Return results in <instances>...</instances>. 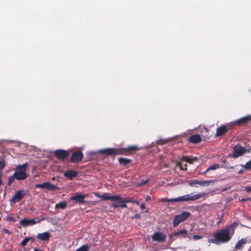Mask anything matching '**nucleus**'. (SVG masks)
<instances>
[{
  "instance_id": "f257e3e1",
  "label": "nucleus",
  "mask_w": 251,
  "mask_h": 251,
  "mask_svg": "<svg viewBox=\"0 0 251 251\" xmlns=\"http://www.w3.org/2000/svg\"><path fill=\"white\" fill-rule=\"evenodd\" d=\"M235 225L231 224L228 227L216 232L220 244L225 243L228 242L234 234Z\"/></svg>"
},
{
  "instance_id": "f03ea898",
  "label": "nucleus",
  "mask_w": 251,
  "mask_h": 251,
  "mask_svg": "<svg viewBox=\"0 0 251 251\" xmlns=\"http://www.w3.org/2000/svg\"><path fill=\"white\" fill-rule=\"evenodd\" d=\"M139 148L137 146H129L127 148L125 149H106L104 150H101L99 151L98 153H105L107 155H111L113 156H115V155L122 154L124 153L125 151H127L128 152L138 150Z\"/></svg>"
},
{
  "instance_id": "7ed1b4c3",
  "label": "nucleus",
  "mask_w": 251,
  "mask_h": 251,
  "mask_svg": "<svg viewBox=\"0 0 251 251\" xmlns=\"http://www.w3.org/2000/svg\"><path fill=\"white\" fill-rule=\"evenodd\" d=\"M205 194L206 193L204 192H201L198 194H195L194 192H193L191 194H187L175 198V202L194 201L204 197Z\"/></svg>"
},
{
  "instance_id": "20e7f679",
  "label": "nucleus",
  "mask_w": 251,
  "mask_h": 251,
  "mask_svg": "<svg viewBox=\"0 0 251 251\" xmlns=\"http://www.w3.org/2000/svg\"><path fill=\"white\" fill-rule=\"evenodd\" d=\"M28 166V163L26 162L23 164H19L16 167V171L14 173V176L18 180H23L26 179L27 175L25 172L26 168Z\"/></svg>"
},
{
  "instance_id": "39448f33",
  "label": "nucleus",
  "mask_w": 251,
  "mask_h": 251,
  "mask_svg": "<svg viewBox=\"0 0 251 251\" xmlns=\"http://www.w3.org/2000/svg\"><path fill=\"white\" fill-rule=\"evenodd\" d=\"M190 216V213L187 211L183 212L181 214L175 216L174 219L173 226L177 227L179 223L186 220Z\"/></svg>"
},
{
  "instance_id": "423d86ee",
  "label": "nucleus",
  "mask_w": 251,
  "mask_h": 251,
  "mask_svg": "<svg viewBox=\"0 0 251 251\" xmlns=\"http://www.w3.org/2000/svg\"><path fill=\"white\" fill-rule=\"evenodd\" d=\"M245 149L243 147L237 144L234 146L233 153L229 154V156L233 158H238L245 154Z\"/></svg>"
},
{
  "instance_id": "0eeeda50",
  "label": "nucleus",
  "mask_w": 251,
  "mask_h": 251,
  "mask_svg": "<svg viewBox=\"0 0 251 251\" xmlns=\"http://www.w3.org/2000/svg\"><path fill=\"white\" fill-rule=\"evenodd\" d=\"M35 188L46 189L50 191L59 189V188L58 186L55 185L54 184H51L49 182H45L41 184H37L35 185Z\"/></svg>"
},
{
  "instance_id": "6e6552de",
  "label": "nucleus",
  "mask_w": 251,
  "mask_h": 251,
  "mask_svg": "<svg viewBox=\"0 0 251 251\" xmlns=\"http://www.w3.org/2000/svg\"><path fill=\"white\" fill-rule=\"evenodd\" d=\"M166 235L161 231L155 232L152 235V240L153 241L163 242L166 240Z\"/></svg>"
},
{
  "instance_id": "1a4fd4ad",
  "label": "nucleus",
  "mask_w": 251,
  "mask_h": 251,
  "mask_svg": "<svg viewBox=\"0 0 251 251\" xmlns=\"http://www.w3.org/2000/svg\"><path fill=\"white\" fill-rule=\"evenodd\" d=\"M251 120V115H247L246 116H245L244 117H242L235 121L231 122L228 126L230 125L234 126V125H238V126H242L243 125L246 123H247L249 121Z\"/></svg>"
},
{
  "instance_id": "9d476101",
  "label": "nucleus",
  "mask_w": 251,
  "mask_h": 251,
  "mask_svg": "<svg viewBox=\"0 0 251 251\" xmlns=\"http://www.w3.org/2000/svg\"><path fill=\"white\" fill-rule=\"evenodd\" d=\"M25 195V192L23 190H19L15 193L13 198L10 200V203H15L21 200V199Z\"/></svg>"
},
{
  "instance_id": "9b49d317",
  "label": "nucleus",
  "mask_w": 251,
  "mask_h": 251,
  "mask_svg": "<svg viewBox=\"0 0 251 251\" xmlns=\"http://www.w3.org/2000/svg\"><path fill=\"white\" fill-rule=\"evenodd\" d=\"M99 198H100L102 200H109L112 201H116L118 200L121 199V197L120 195L110 196L109 194L105 193L101 195V196H99Z\"/></svg>"
},
{
  "instance_id": "f8f14e48",
  "label": "nucleus",
  "mask_w": 251,
  "mask_h": 251,
  "mask_svg": "<svg viewBox=\"0 0 251 251\" xmlns=\"http://www.w3.org/2000/svg\"><path fill=\"white\" fill-rule=\"evenodd\" d=\"M55 156L60 159H64L69 155V151L64 150H58L54 151Z\"/></svg>"
},
{
  "instance_id": "ddd939ff",
  "label": "nucleus",
  "mask_w": 251,
  "mask_h": 251,
  "mask_svg": "<svg viewBox=\"0 0 251 251\" xmlns=\"http://www.w3.org/2000/svg\"><path fill=\"white\" fill-rule=\"evenodd\" d=\"M87 196V195L75 194L70 199L74 201L75 202L79 203H84L85 201L84 199Z\"/></svg>"
},
{
  "instance_id": "4468645a",
  "label": "nucleus",
  "mask_w": 251,
  "mask_h": 251,
  "mask_svg": "<svg viewBox=\"0 0 251 251\" xmlns=\"http://www.w3.org/2000/svg\"><path fill=\"white\" fill-rule=\"evenodd\" d=\"M83 157V154L81 151H76L72 154L71 161L73 162H78L81 161Z\"/></svg>"
},
{
  "instance_id": "2eb2a0df",
  "label": "nucleus",
  "mask_w": 251,
  "mask_h": 251,
  "mask_svg": "<svg viewBox=\"0 0 251 251\" xmlns=\"http://www.w3.org/2000/svg\"><path fill=\"white\" fill-rule=\"evenodd\" d=\"M37 222L34 219H23L20 221V224L24 227H26L28 226L34 225Z\"/></svg>"
},
{
  "instance_id": "dca6fc26",
  "label": "nucleus",
  "mask_w": 251,
  "mask_h": 251,
  "mask_svg": "<svg viewBox=\"0 0 251 251\" xmlns=\"http://www.w3.org/2000/svg\"><path fill=\"white\" fill-rule=\"evenodd\" d=\"M212 182V181L209 180H203V181H199V180H191L189 182V184L191 186H193L195 184H198L201 186H204L205 185L208 186L210 183Z\"/></svg>"
},
{
  "instance_id": "f3484780",
  "label": "nucleus",
  "mask_w": 251,
  "mask_h": 251,
  "mask_svg": "<svg viewBox=\"0 0 251 251\" xmlns=\"http://www.w3.org/2000/svg\"><path fill=\"white\" fill-rule=\"evenodd\" d=\"M228 130L227 126L226 125H223L220 127L217 128L216 136L219 137L223 135Z\"/></svg>"
},
{
  "instance_id": "a211bd4d",
  "label": "nucleus",
  "mask_w": 251,
  "mask_h": 251,
  "mask_svg": "<svg viewBox=\"0 0 251 251\" xmlns=\"http://www.w3.org/2000/svg\"><path fill=\"white\" fill-rule=\"evenodd\" d=\"M175 234L176 236H179L181 238H185L188 237L191 240V237L188 236V231L185 229H181L176 232H175Z\"/></svg>"
},
{
  "instance_id": "6ab92c4d",
  "label": "nucleus",
  "mask_w": 251,
  "mask_h": 251,
  "mask_svg": "<svg viewBox=\"0 0 251 251\" xmlns=\"http://www.w3.org/2000/svg\"><path fill=\"white\" fill-rule=\"evenodd\" d=\"M50 237V234L49 232L46 231L41 233H38L37 238L41 241H46L49 240Z\"/></svg>"
},
{
  "instance_id": "aec40b11",
  "label": "nucleus",
  "mask_w": 251,
  "mask_h": 251,
  "mask_svg": "<svg viewBox=\"0 0 251 251\" xmlns=\"http://www.w3.org/2000/svg\"><path fill=\"white\" fill-rule=\"evenodd\" d=\"M189 141L192 143L196 144L201 142V138L200 135L194 134L189 137Z\"/></svg>"
},
{
  "instance_id": "412c9836",
  "label": "nucleus",
  "mask_w": 251,
  "mask_h": 251,
  "mask_svg": "<svg viewBox=\"0 0 251 251\" xmlns=\"http://www.w3.org/2000/svg\"><path fill=\"white\" fill-rule=\"evenodd\" d=\"M247 243L246 239H241L239 240L235 246V249L242 250L243 248L244 245Z\"/></svg>"
},
{
  "instance_id": "4be33fe9",
  "label": "nucleus",
  "mask_w": 251,
  "mask_h": 251,
  "mask_svg": "<svg viewBox=\"0 0 251 251\" xmlns=\"http://www.w3.org/2000/svg\"><path fill=\"white\" fill-rule=\"evenodd\" d=\"M77 175V172L73 170H69L64 174V176L69 179H72L73 177H76Z\"/></svg>"
},
{
  "instance_id": "5701e85b",
  "label": "nucleus",
  "mask_w": 251,
  "mask_h": 251,
  "mask_svg": "<svg viewBox=\"0 0 251 251\" xmlns=\"http://www.w3.org/2000/svg\"><path fill=\"white\" fill-rule=\"evenodd\" d=\"M197 158L195 157H191L189 156H183L182 158V161H184L185 162H188L190 164L193 163L194 162L197 160Z\"/></svg>"
},
{
  "instance_id": "b1692460",
  "label": "nucleus",
  "mask_w": 251,
  "mask_h": 251,
  "mask_svg": "<svg viewBox=\"0 0 251 251\" xmlns=\"http://www.w3.org/2000/svg\"><path fill=\"white\" fill-rule=\"evenodd\" d=\"M221 167V165H220L219 164H214L212 165H211V166H210L209 167H208L204 172H203L202 174H205L206 173V172H208V171H210V170H215Z\"/></svg>"
},
{
  "instance_id": "393cba45",
  "label": "nucleus",
  "mask_w": 251,
  "mask_h": 251,
  "mask_svg": "<svg viewBox=\"0 0 251 251\" xmlns=\"http://www.w3.org/2000/svg\"><path fill=\"white\" fill-rule=\"evenodd\" d=\"M214 238L213 239H208L207 242L209 243H214L216 245L220 244L216 232L214 234Z\"/></svg>"
},
{
  "instance_id": "a878e982",
  "label": "nucleus",
  "mask_w": 251,
  "mask_h": 251,
  "mask_svg": "<svg viewBox=\"0 0 251 251\" xmlns=\"http://www.w3.org/2000/svg\"><path fill=\"white\" fill-rule=\"evenodd\" d=\"M121 202H124V203H127V202H131V203H136V204L137 205H139L140 204V202L136 201V200H133L132 199H128V198H126V199H124V200L123 201H121Z\"/></svg>"
},
{
  "instance_id": "bb28decb",
  "label": "nucleus",
  "mask_w": 251,
  "mask_h": 251,
  "mask_svg": "<svg viewBox=\"0 0 251 251\" xmlns=\"http://www.w3.org/2000/svg\"><path fill=\"white\" fill-rule=\"evenodd\" d=\"M33 240L34 238L31 237H25L22 241L21 243V245L23 247L25 246L29 241H33Z\"/></svg>"
},
{
  "instance_id": "cd10ccee",
  "label": "nucleus",
  "mask_w": 251,
  "mask_h": 251,
  "mask_svg": "<svg viewBox=\"0 0 251 251\" xmlns=\"http://www.w3.org/2000/svg\"><path fill=\"white\" fill-rule=\"evenodd\" d=\"M119 161L120 164L126 165L130 162L131 160L129 159L120 158L119 159Z\"/></svg>"
},
{
  "instance_id": "c85d7f7f",
  "label": "nucleus",
  "mask_w": 251,
  "mask_h": 251,
  "mask_svg": "<svg viewBox=\"0 0 251 251\" xmlns=\"http://www.w3.org/2000/svg\"><path fill=\"white\" fill-rule=\"evenodd\" d=\"M90 249V247L87 244L83 245L80 248L77 249L75 251H88Z\"/></svg>"
},
{
  "instance_id": "c756f323",
  "label": "nucleus",
  "mask_w": 251,
  "mask_h": 251,
  "mask_svg": "<svg viewBox=\"0 0 251 251\" xmlns=\"http://www.w3.org/2000/svg\"><path fill=\"white\" fill-rule=\"evenodd\" d=\"M66 207V203L63 201L57 203L55 205L56 208H60L62 209H64Z\"/></svg>"
},
{
  "instance_id": "7c9ffc66",
  "label": "nucleus",
  "mask_w": 251,
  "mask_h": 251,
  "mask_svg": "<svg viewBox=\"0 0 251 251\" xmlns=\"http://www.w3.org/2000/svg\"><path fill=\"white\" fill-rule=\"evenodd\" d=\"M161 202H175V198L172 199H168L167 198H162L159 201Z\"/></svg>"
},
{
  "instance_id": "2f4dec72",
  "label": "nucleus",
  "mask_w": 251,
  "mask_h": 251,
  "mask_svg": "<svg viewBox=\"0 0 251 251\" xmlns=\"http://www.w3.org/2000/svg\"><path fill=\"white\" fill-rule=\"evenodd\" d=\"M15 179H16V177L14 176V174L9 176L8 178L7 185L10 186L14 182Z\"/></svg>"
},
{
  "instance_id": "473e14b6",
  "label": "nucleus",
  "mask_w": 251,
  "mask_h": 251,
  "mask_svg": "<svg viewBox=\"0 0 251 251\" xmlns=\"http://www.w3.org/2000/svg\"><path fill=\"white\" fill-rule=\"evenodd\" d=\"M243 167L246 170L251 169V159L248 161L244 165H243Z\"/></svg>"
},
{
  "instance_id": "72a5a7b5",
  "label": "nucleus",
  "mask_w": 251,
  "mask_h": 251,
  "mask_svg": "<svg viewBox=\"0 0 251 251\" xmlns=\"http://www.w3.org/2000/svg\"><path fill=\"white\" fill-rule=\"evenodd\" d=\"M124 200V199H122V198L121 197V199L120 200H118L117 201H118L119 203H120V207H121L122 208H126L127 207V205L126 204V203H123L122 202H121V201H123Z\"/></svg>"
},
{
  "instance_id": "f704fd0d",
  "label": "nucleus",
  "mask_w": 251,
  "mask_h": 251,
  "mask_svg": "<svg viewBox=\"0 0 251 251\" xmlns=\"http://www.w3.org/2000/svg\"><path fill=\"white\" fill-rule=\"evenodd\" d=\"M6 166L5 161L3 160H0V170L3 169Z\"/></svg>"
},
{
  "instance_id": "c9c22d12",
  "label": "nucleus",
  "mask_w": 251,
  "mask_h": 251,
  "mask_svg": "<svg viewBox=\"0 0 251 251\" xmlns=\"http://www.w3.org/2000/svg\"><path fill=\"white\" fill-rule=\"evenodd\" d=\"M149 181V179H147L146 180L142 181L137 184V186H143V185H145L146 183H147Z\"/></svg>"
},
{
  "instance_id": "e433bc0d",
  "label": "nucleus",
  "mask_w": 251,
  "mask_h": 251,
  "mask_svg": "<svg viewBox=\"0 0 251 251\" xmlns=\"http://www.w3.org/2000/svg\"><path fill=\"white\" fill-rule=\"evenodd\" d=\"M6 220L8 221L11 222H14L16 221V220L14 219V218L10 215L7 216V217H6Z\"/></svg>"
},
{
  "instance_id": "4c0bfd02",
  "label": "nucleus",
  "mask_w": 251,
  "mask_h": 251,
  "mask_svg": "<svg viewBox=\"0 0 251 251\" xmlns=\"http://www.w3.org/2000/svg\"><path fill=\"white\" fill-rule=\"evenodd\" d=\"M192 238L194 240L197 241L198 240L201 239L202 238V236L201 235H195L192 237Z\"/></svg>"
},
{
  "instance_id": "58836bf2",
  "label": "nucleus",
  "mask_w": 251,
  "mask_h": 251,
  "mask_svg": "<svg viewBox=\"0 0 251 251\" xmlns=\"http://www.w3.org/2000/svg\"><path fill=\"white\" fill-rule=\"evenodd\" d=\"M115 202L112 204V206L114 208L120 207V203L118 201H114Z\"/></svg>"
},
{
  "instance_id": "ea45409f",
  "label": "nucleus",
  "mask_w": 251,
  "mask_h": 251,
  "mask_svg": "<svg viewBox=\"0 0 251 251\" xmlns=\"http://www.w3.org/2000/svg\"><path fill=\"white\" fill-rule=\"evenodd\" d=\"M175 236H176V234H175V232L170 234L169 235V237L170 239V240L171 243H172L174 241V237Z\"/></svg>"
},
{
  "instance_id": "a19ab883",
  "label": "nucleus",
  "mask_w": 251,
  "mask_h": 251,
  "mask_svg": "<svg viewBox=\"0 0 251 251\" xmlns=\"http://www.w3.org/2000/svg\"><path fill=\"white\" fill-rule=\"evenodd\" d=\"M187 164H183L182 163H180V168L181 170H186L187 169Z\"/></svg>"
},
{
  "instance_id": "79ce46f5",
  "label": "nucleus",
  "mask_w": 251,
  "mask_h": 251,
  "mask_svg": "<svg viewBox=\"0 0 251 251\" xmlns=\"http://www.w3.org/2000/svg\"><path fill=\"white\" fill-rule=\"evenodd\" d=\"M151 200V198L150 196L147 195L145 197V201H149Z\"/></svg>"
},
{
  "instance_id": "37998d69",
  "label": "nucleus",
  "mask_w": 251,
  "mask_h": 251,
  "mask_svg": "<svg viewBox=\"0 0 251 251\" xmlns=\"http://www.w3.org/2000/svg\"><path fill=\"white\" fill-rule=\"evenodd\" d=\"M245 190L247 192H251V186L246 187Z\"/></svg>"
},
{
  "instance_id": "c03bdc74",
  "label": "nucleus",
  "mask_w": 251,
  "mask_h": 251,
  "mask_svg": "<svg viewBox=\"0 0 251 251\" xmlns=\"http://www.w3.org/2000/svg\"><path fill=\"white\" fill-rule=\"evenodd\" d=\"M133 218H137V219H140L141 218V216L140 214H136L135 215H134L133 217Z\"/></svg>"
},
{
  "instance_id": "a18cd8bd",
  "label": "nucleus",
  "mask_w": 251,
  "mask_h": 251,
  "mask_svg": "<svg viewBox=\"0 0 251 251\" xmlns=\"http://www.w3.org/2000/svg\"><path fill=\"white\" fill-rule=\"evenodd\" d=\"M3 230L4 231V232L5 233H7V234H10V231L8 230V229H7L4 228V229H3Z\"/></svg>"
},
{
  "instance_id": "49530a36",
  "label": "nucleus",
  "mask_w": 251,
  "mask_h": 251,
  "mask_svg": "<svg viewBox=\"0 0 251 251\" xmlns=\"http://www.w3.org/2000/svg\"><path fill=\"white\" fill-rule=\"evenodd\" d=\"M140 208L142 210L145 209L146 208L145 206L144 203H142L140 205Z\"/></svg>"
},
{
  "instance_id": "de8ad7c7",
  "label": "nucleus",
  "mask_w": 251,
  "mask_h": 251,
  "mask_svg": "<svg viewBox=\"0 0 251 251\" xmlns=\"http://www.w3.org/2000/svg\"><path fill=\"white\" fill-rule=\"evenodd\" d=\"M251 152V150L250 149H245V153H246V152Z\"/></svg>"
},
{
  "instance_id": "09e8293b",
  "label": "nucleus",
  "mask_w": 251,
  "mask_h": 251,
  "mask_svg": "<svg viewBox=\"0 0 251 251\" xmlns=\"http://www.w3.org/2000/svg\"><path fill=\"white\" fill-rule=\"evenodd\" d=\"M95 196H96V197H97L98 198H99V196H101V195H99V194H98V193H96V194H95Z\"/></svg>"
},
{
  "instance_id": "8fccbe9b",
  "label": "nucleus",
  "mask_w": 251,
  "mask_h": 251,
  "mask_svg": "<svg viewBox=\"0 0 251 251\" xmlns=\"http://www.w3.org/2000/svg\"><path fill=\"white\" fill-rule=\"evenodd\" d=\"M157 143L158 144H163V143H161V141H160V140H158V141H157Z\"/></svg>"
},
{
  "instance_id": "3c124183",
  "label": "nucleus",
  "mask_w": 251,
  "mask_h": 251,
  "mask_svg": "<svg viewBox=\"0 0 251 251\" xmlns=\"http://www.w3.org/2000/svg\"><path fill=\"white\" fill-rule=\"evenodd\" d=\"M242 201H249V200H248V199H243Z\"/></svg>"
},
{
  "instance_id": "603ef678",
  "label": "nucleus",
  "mask_w": 251,
  "mask_h": 251,
  "mask_svg": "<svg viewBox=\"0 0 251 251\" xmlns=\"http://www.w3.org/2000/svg\"><path fill=\"white\" fill-rule=\"evenodd\" d=\"M249 201H251V198L248 199Z\"/></svg>"
},
{
  "instance_id": "864d4df0",
  "label": "nucleus",
  "mask_w": 251,
  "mask_h": 251,
  "mask_svg": "<svg viewBox=\"0 0 251 251\" xmlns=\"http://www.w3.org/2000/svg\"><path fill=\"white\" fill-rule=\"evenodd\" d=\"M242 172V170H241V171H239V173H241Z\"/></svg>"
},
{
  "instance_id": "5fc2aeb1",
  "label": "nucleus",
  "mask_w": 251,
  "mask_h": 251,
  "mask_svg": "<svg viewBox=\"0 0 251 251\" xmlns=\"http://www.w3.org/2000/svg\"><path fill=\"white\" fill-rule=\"evenodd\" d=\"M226 189H223V190H222V191H226Z\"/></svg>"
}]
</instances>
